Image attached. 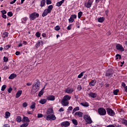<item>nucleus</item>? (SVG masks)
I'll use <instances>...</instances> for the list:
<instances>
[{
    "label": "nucleus",
    "mask_w": 127,
    "mask_h": 127,
    "mask_svg": "<svg viewBox=\"0 0 127 127\" xmlns=\"http://www.w3.org/2000/svg\"><path fill=\"white\" fill-rule=\"evenodd\" d=\"M47 116L46 117V121H50L53 120V121H55L56 120V117L55 115L53 114V108H49L47 109L46 112Z\"/></svg>",
    "instance_id": "1"
},
{
    "label": "nucleus",
    "mask_w": 127,
    "mask_h": 127,
    "mask_svg": "<svg viewBox=\"0 0 127 127\" xmlns=\"http://www.w3.org/2000/svg\"><path fill=\"white\" fill-rule=\"evenodd\" d=\"M40 86V82L39 80L37 79L36 82L33 84V88H34L35 93H36L38 90H39V87Z\"/></svg>",
    "instance_id": "2"
},
{
    "label": "nucleus",
    "mask_w": 127,
    "mask_h": 127,
    "mask_svg": "<svg viewBox=\"0 0 127 127\" xmlns=\"http://www.w3.org/2000/svg\"><path fill=\"white\" fill-rule=\"evenodd\" d=\"M37 17H39V14L35 12L29 14L30 20H34Z\"/></svg>",
    "instance_id": "3"
},
{
    "label": "nucleus",
    "mask_w": 127,
    "mask_h": 127,
    "mask_svg": "<svg viewBox=\"0 0 127 127\" xmlns=\"http://www.w3.org/2000/svg\"><path fill=\"white\" fill-rule=\"evenodd\" d=\"M83 119L87 124L90 125L93 123V121L92 120L91 117H90L89 115H84L83 116Z\"/></svg>",
    "instance_id": "4"
},
{
    "label": "nucleus",
    "mask_w": 127,
    "mask_h": 127,
    "mask_svg": "<svg viewBox=\"0 0 127 127\" xmlns=\"http://www.w3.org/2000/svg\"><path fill=\"white\" fill-rule=\"evenodd\" d=\"M98 114L100 116H105V115L107 114V111L105 108H100L98 109Z\"/></svg>",
    "instance_id": "5"
},
{
    "label": "nucleus",
    "mask_w": 127,
    "mask_h": 127,
    "mask_svg": "<svg viewBox=\"0 0 127 127\" xmlns=\"http://www.w3.org/2000/svg\"><path fill=\"white\" fill-rule=\"evenodd\" d=\"M106 111L108 115H109V116H110V117H114L115 115H116L115 111H114L113 109L111 108H107Z\"/></svg>",
    "instance_id": "6"
},
{
    "label": "nucleus",
    "mask_w": 127,
    "mask_h": 127,
    "mask_svg": "<svg viewBox=\"0 0 127 127\" xmlns=\"http://www.w3.org/2000/svg\"><path fill=\"white\" fill-rule=\"evenodd\" d=\"M113 74H114V71L112 69H109L106 72V77H113Z\"/></svg>",
    "instance_id": "7"
},
{
    "label": "nucleus",
    "mask_w": 127,
    "mask_h": 127,
    "mask_svg": "<svg viewBox=\"0 0 127 127\" xmlns=\"http://www.w3.org/2000/svg\"><path fill=\"white\" fill-rule=\"evenodd\" d=\"M116 49L117 50H119V51H120V52H123L125 51V48L123 47V45L120 44H117L116 45Z\"/></svg>",
    "instance_id": "8"
},
{
    "label": "nucleus",
    "mask_w": 127,
    "mask_h": 127,
    "mask_svg": "<svg viewBox=\"0 0 127 127\" xmlns=\"http://www.w3.org/2000/svg\"><path fill=\"white\" fill-rule=\"evenodd\" d=\"M93 1H94V0H88L87 2L85 3V6L87 8H90L92 6V4H93Z\"/></svg>",
    "instance_id": "9"
},
{
    "label": "nucleus",
    "mask_w": 127,
    "mask_h": 127,
    "mask_svg": "<svg viewBox=\"0 0 127 127\" xmlns=\"http://www.w3.org/2000/svg\"><path fill=\"white\" fill-rule=\"evenodd\" d=\"M73 92H74V88H70V87H67L65 89V92L67 94H72Z\"/></svg>",
    "instance_id": "10"
},
{
    "label": "nucleus",
    "mask_w": 127,
    "mask_h": 127,
    "mask_svg": "<svg viewBox=\"0 0 127 127\" xmlns=\"http://www.w3.org/2000/svg\"><path fill=\"white\" fill-rule=\"evenodd\" d=\"M61 104L64 107H67V106H68V104H69V101L65 100L64 99H62L61 101Z\"/></svg>",
    "instance_id": "11"
},
{
    "label": "nucleus",
    "mask_w": 127,
    "mask_h": 127,
    "mask_svg": "<svg viewBox=\"0 0 127 127\" xmlns=\"http://www.w3.org/2000/svg\"><path fill=\"white\" fill-rule=\"evenodd\" d=\"M70 126V123L68 121L63 122L61 123V127H67Z\"/></svg>",
    "instance_id": "12"
},
{
    "label": "nucleus",
    "mask_w": 127,
    "mask_h": 127,
    "mask_svg": "<svg viewBox=\"0 0 127 127\" xmlns=\"http://www.w3.org/2000/svg\"><path fill=\"white\" fill-rule=\"evenodd\" d=\"M74 116L79 117V118H82V117H83V113L80 111L76 112L74 114Z\"/></svg>",
    "instance_id": "13"
},
{
    "label": "nucleus",
    "mask_w": 127,
    "mask_h": 127,
    "mask_svg": "<svg viewBox=\"0 0 127 127\" xmlns=\"http://www.w3.org/2000/svg\"><path fill=\"white\" fill-rule=\"evenodd\" d=\"M45 87H46V84L44 86V87L41 89V90L38 93V97H41L43 94H44V89H45Z\"/></svg>",
    "instance_id": "14"
},
{
    "label": "nucleus",
    "mask_w": 127,
    "mask_h": 127,
    "mask_svg": "<svg viewBox=\"0 0 127 127\" xmlns=\"http://www.w3.org/2000/svg\"><path fill=\"white\" fill-rule=\"evenodd\" d=\"M43 44H44L43 41H39V42L38 43H37L35 45V47H36V49H38V47H39V46H40V45H42H42H43Z\"/></svg>",
    "instance_id": "15"
},
{
    "label": "nucleus",
    "mask_w": 127,
    "mask_h": 127,
    "mask_svg": "<svg viewBox=\"0 0 127 127\" xmlns=\"http://www.w3.org/2000/svg\"><path fill=\"white\" fill-rule=\"evenodd\" d=\"M88 95L89 97L93 98V99H95V98H96L97 97V93H96L90 92Z\"/></svg>",
    "instance_id": "16"
},
{
    "label": "nucleus",
    "mask_w": 127,
    "mask_h": 127,
    "mask_svg": "<svg viewBox=\"0 0 127 127\" xmlns=\"http://www.w3.org/2000/svg\"><path fill=\"white\" fill-rule=\"evenodd\" d=\"M48 101H54L55 100V96L53 95H49L47 98Z\"/></svg>",
    "instance_id": "17"
},
{
    "label": "nucleus",
    "mask_w": 127,
    "mask_h": 127,
    "mask_svg": "<svg viewBox=\"0 0 127 127\" xmlns=\"http://www.w3.org/2000/svg\"><path fill=\"white\" fill-rule=\"evenodd\" d=\"M96 83H97V81L95 79H93L89 83V85L90 86H94L96 85Z\"/></svg>",
    "instance_id": "18"
},
{
    "label": "nucleus",
    "mask_w": 127,
    "mask_h": 127,
    "mask_svg": "<svg viewBox=\"0 0 127 127\" xmlns=\"http://www.w3.org/2000/svg\"><path fill=\"white\" fill-rule=\"evenodd\" d=\"M120 122L122 125H125L126 127H127V120L125 119H121Z\"/></svg>",
    "instance_id": "19"
},
{
    "label": "nucleus",
    "mask_w": 127,
    "mask_h": 127,
    "mask_svg": "<svg viewBox=\"0 0 127 127\" xmlns=\"http://www.w3.org/2000/svg\"><path fill=\"white\" fill-rule=\"evenodd\" d=\"M16 74L15 73H12L8 77V79L10 80H12V79H14V78H16Z\"/></svg>",
    "instance_id": "20"
},
{
    "label": "nucleus",
    "mask_w": 127,
    "mask_h": 127,
    "mask_svg": "<svg viewBox=\"0 0 127 127\" xmlns=\"http://www.w3.org/2000/svg\"><path fill=\"white\" fill-rule=\"evenodd\" d=\"M48 11L50 12V13H51V11H52V10L53 9V5H50L48 6V8L46 9Z\"/></svg>",
    "instance_id": "21"
},
{
    "label": "nucleus",
    "mask_w": 127,
    "mask_h": 127,
    "mask_svg": "<svg viewBox=\"0 0 127 127\" xmlns=\"http://www.w3.org/2000/svg\"><path fill=\"white\" fill-rule=\"evenodd\" d=\"M63 99L65 101H67V102H68V101H70V100H71V96H69V95H65L63 98Z\"/></svg>",
    "instance_id": "22"
},
{
    "label": "nucleus",
    "mask_w": 127,
    "mask_h": 127,
    "mask_svg": "<svg viewBox=\"0 0 127 127\" xmlns=\"http://www.w3.org/2000/svg\"><path fill=\"white\" fill-rule=\"evenodd\" d=\"M48 13H50V12L48 11L46 9L44 10L43 13H42V16L43 17H45L48 14Z\"/></svg>",
    "instance_id": "23"
},
{
    "label": "nucleus",
    "mask_w": 127,
    "mask_h": 127,
    "mask_svg": "<svg viewBox=\"0 0 127 127\" xmlns=\"http://www.w3.org/2000/svg\"><path fill=\"white\" fill-rule=\"evenodd\" d=\"M21 94H22V90H18L16 93V98H19L21 96Z\"/></svg>",
    "instance_id": "24"
},
{
    "label": "nucleus",
    "mask_w": 127,
    "mask_h": 127,
    "mask_svg": "<svg viewBox=\"0 0 127 127\" xmlns=\"http://www.w3.org/2000/svg\"><path fill=\"white\" fill-rule=\"evenodd\" d=\"M80 105L83 107H85L86 108H87V107H89L90 106L89 105V103L87 102L81 103Z\"/></svg>",
    "instance_id": "25"
},
{
    "label": "nucleus",
    "mask_w": 127,
    "mask_h": 127,
    "mask_svg": "<svg viewBox=\"0 0 127 127\" xmlns=\"http://www.w3.org/2000/svg\"><path fill=\"white\" fill-rule=\"evenodd\" d=\"M64 2V0H62L61 1H58L56 3V6H61L63 3Z\"/></svg>",
    "instance_id": "26"
},
{
    "label": "nucleus",
    "mask_w": 127,
    "mask_h": 127,
    "mask_svg": "<svg viewBox=\"0 0 127 127\" xmlns=\"http://www.w3.org/2000/svg\"><path fill=\"white\" fill-rule=\"evenodd\" d=\"M47 102V100L45 99H41L39 101L40 104H41L42 105H44V104H46Z\"/></svg>",
    "instance_id": "27"
},
{
    "label": "nucleus",
    "mask_w": 127,
    "mask_h": 127,
    "mask_svg": "<svg viewBox=\"0 0 127 127\" xmlns=\"http://www.w3.org/2000/svg\"><path fill=\"white\" fill-rule=\"evenodd\" d=\"M27 19L28 18L27 17H25L21 19V23L24 24L26 23V21H27Z\"/></svg>",
    "instance_id": "28"
},
{
    "label": "nucleus",
    "mask_w": 127,
    "mask_h": 127,
    "mask_svg": "<svg viewBox=\"0 0 127 127\" xmlns=\"http://www.w3.org/2000/svg\"><path fill=\"white\" fill-rule=\"evenodd\" d=\"M35 106H36V103L34 102H32L31 103V106L30 107V109L33 110V109H35Z\"/></svg>",
    "instance_id": "29"
},
{
    "label": "nucleus",
    "mask_w": 127,
    "mask_h": 127,
    "mask_svg": "<svg viewBox=\"0 0 127 127\" xmlns=\"http://www.w3.org/2000/svg\"><path fill=\"white\" fill-rule=\"evenodd\" d=\"M45 0H42L41 1V4H40V6H41V7H43V6H45Z\"/></svg>",
    "instance_id": "30"
},
{
    "label": "nucleus",
    "mask_w": 127,
    "mask_h": 127,
    "mask_svg": "<svg viewBox=\"0 0 127 127\" xmlns=\"http://www.w3.org/2000/svg\"><path fill=\"white\" fill-rule=\"evenodd\" d=\"M105 21V18L104 17H100L98 19V22H104Z\"/></svg>",
    "instance_id": "31"
},
{
    "label": "nucleus",
    "mask_w": 127,
    "mask_h": 127,
    "mask_svg": "<svg viewBox=\"0 0 127 127\" xmlns=\"http://www.w3.org/2000/svg\"><path fill=\"white\" fill-rule=\"evenodd\" d=\"M119 92H120V89H117L114 90L113 94L115 96H118V93H119Z\"/></svg>",
    "instance_id": "32"
},
{
    "label": "nucleus",
    "mask_w": 127,
    "mask_h": 127,
    "mask_svg": "<svg viewBox=\"0 0 127 127\" xmlns=\"http://www.w3.org/2000/svg\"><path fill=\"white\" fill-rule=\"evenodd\" d=\"M23 122H26L27 123H29V122H30L28 117H24L23 118Z\"/></svg>",
    "instance_id": "33"
},
{
    "label": "nucleus",
    "mask_w": 127,
    "mask_h": 127,
    "mask_svg": "<svg viewBox=\"0 0 127 127\" xmlns=\"http://www.w3.org/2000/svg\"><path fill=\"white\" fill-rule=\"evenodd\" d=\"M72 122V123L74 126H77L78 125V121L76 119H73L71 120Z\"/></svg>",
    "instance_id": "34"
},
{
    "label": "nucleus",
    "mask_w": 127,
    "mask_h": 127,
    "mask_svg": "<svg viewBox=\"0 0 127 127\" xmlns=\"http://www.w3.org/2000/svg\"><path fill=\"white\" fill-rule=\"evenodd\" d=\"M16 121L17 123H20V122H21V117L17 116L16 118Z\"/></svg>",
    "instance_id": "35"
},
{
    "label": "nucleus",
    "mask_w": 127,
    "mask_h": 127,
    "mask_svg": "<svg viewBox=\"0 0 127 127\" xmlns=\"http://www.w3.org/2000/svg\"><path fill=\"white\" fill-rule=\"evenodd\" d=\"M5 115L6 119H8V117H10V113H9V112H6Z\"/></svg>",
    "instance_id": "36"
},
{
    "label": "nucleus",
    "mask_w": 127,
    "mask_h": 127,
    "mask_svg": "<svg viewBox=\"0 0 127 127\" xmlns=\"http://www.w3.org/2000/svg\"><path fill=\"white\" fill-rule=\"evenodd\" d=\"M5 89H6V85L4 84L1 87V91H2V92H3L5 90Z\"/></svg>",
    "instance_id": "37"
},
{
    "label": "nucleus",
    "mask_w": 127,
    "mask_h": 127,
    "mask_svg": "<svg viewBox=\"0 0 127 127\" xmlns=\"http://www.w3.org/2000/svg\"><path fill=\"white\" fill-rule=\"evenodd\" d=\"M72 110H73V107L72 106L68 107L67 111V114H70V111H72Z\"/></svg>",
    "instance_id": "38"
},
{
    "label": "nucleus",
    "mask_w": 127,
    "mask_h": 127,
    "mask_svg": "<svg viewBox=\"0 0 127 127\" xmlns=\"http://www.w3.org/2000/svg\"><path fill=\"white\" fill-rule=\"evenodd\" d=\"M83 15V12L82 11H79L78 13V18H81V17Z\"/></svg>",
    "instance_id": "39"
},
{
    "label": "nucleus",
    "mask_w": 127,
    "mask_h": 127,
    "mask_svg": "<svg viewBox=\"0 0 127 127\" xmlns=\"http://www.w3.org/2000/svg\"><path fill=\"white\" fill-rule=\"evenodd\" d=\"M3 35L4 38H5V37H7V36H8V32H5L4 33H3Z\"/></svg>",
    "instance_id": "40"
},
{
    "label": "nucleus",
    "mask_w": 127,
    "mask_h": 127,
    "mask_svg": "<svg viewBox=\"0 0 127 127\" xmlns=\"http://www.w3.org/2000/svg\"><path fill=\"white\" fill-rule=\"evenodd\" d=\"M116 56V60H118V59H119H119H121V58H122V56H121V55H120L119 54H117Z\"/></svg>",
    "instance_id": "41"
},
{
    "label": "nucleus",
    "mask_w": 127,
    "mask_h": 127,
    "mask_svg": "<svg viewBox=\"0 0 127 127\" xmlns=\"http://www.w3.org/2000/svg\"><path fill=\"white\" fill-rule=\"evenodd\" d=\"M28 125H29V124L28 123H24L23 124L20 126V127H28Z\"/></svg>",
    "instance_id": "42"
},
{
    "label": "nucleus",
    "mask_w": 127,
    "mask_h": 127,
    "mask_svg": "<svg viewBox=\"0 0 127 127\" xmlns=\"http://www.w3.org/2000/svg\"><path fill=\"white\" fill-rule=\"evenodd\" d=\"M55 30H56V31H58L60 30V26L59 25H57L55 27Z\"/></svg>",
    "instance_id": "43"
},
{
    "label": "nucleus",
    "mask_w": 127,
    "mask_h": 127,
    "mask_svg": "<svg viewBox=\"0 0 127 127\" xmlns=\"http://www.w3.org/2000/svg\"><path fill=\"white\" fill-rule=\"evenodd\" d=\"M35 35L37 37H38V38H39V37H40L41 35V34L39 32H37L35 34Z\"/></svg>",
    "instance_id": "44"
},
{
    "label": "nucleus",
    "mask_w": 127,
    "mask_h": 127,
    "mask_svg": "<svg viewBox=\"0 0 127 127\" xmlns=\"http://www.w3.org/2000/svg\"><path fill=\"white\" fill-rule=\"evenodd\" d=\"M70 17L72 18L73 19H76V18H77V15L72 14L71 15Z\"/></svg>",
    "instance_id": "45"
},
{
    "label": "nucleus",
    "mask_w": 127,
    "mask_h": 127,
    "mask_svg": "<svg viewBox=\"0 0 127 127\" xmlns=\"http://www.w3.org/2000/svg\"><path fill=\"white\" fill-rule=\"evenodd\" d=\"M7 15L8 16H9L10 17H11L12 15H13V14L12 13V12L10 11L7 12Z\"/></svg>",
    "instance_id": "46"
},
{
    "label": "nucleus",
    "mask_w": 127,
    "mask_h": 127,
    "mask_svg": "<svg viewBox=\"0 0 127 127\" xmlns=\"http://www.w3.org/2000/svg\"><path fill=\"white\" fill-rule=\"evenodd\" d=\"M74 19L70 17V18L68 19V21L70 23H72V22H74Z\"/></svg>",
    "instance_id": "47"
},
{
    "label": "nucleus",
    "mask_w": 127,
    "mask_h": 127,
    "mask_svg": "<svg viewBox=\"0 0 127 127\" xmlns=\"http://www.w3.org/2000/svg\"><path fill=\"white\" fill-rule=\"evenodd\" d=\"M85 73V72H81L78 75V78H79V79L82 78V77H83V73Z\"/></svg>",
    "instance_id": "48"
},
{
    "label": "nucleus",
    "mask_w": 127,
    "mask_h": 127,
    "mask_svg": "<svg viewBox=\"0 0 127 127\" xmlns=\"http://www.w3.org/2000/svg\"><path fill=\"white\" fill-rule=\"evenodd\" d=\"M7 69H8V67L7 66L2 67V70H3L4 71H6V70H7Z\"/></svg>",
    "instance_id": "49"
},
{
    "label": "nucleus",
    "mask_w": 127,
    "mask_h": 127,
    "mask_svg": "<svg viewBox=\"0 0 127 127\" xmlns=\"http://www.w3.org/2000/svg\"><path fill=\"white\" fill-rule=\"evenodd\" d=\"M27 106H28V104H27V103L26 102H24L22 104V106L23 107V108H26Z\"/></svg>",
    "instance_id": "50"
},
{
    "label": "nucleus",
    "mask_w": 127,
    "mask_h": 127,
    "mask_svg": "<svg viewBox=\"0 0 127 127\" xmlns=\"http://www.w3.org/2000/svg\"><path fill=\"white\" fill-rule=\"evenodd\" d=\"M51 3H52V1H51V0H46L47 4H51Z\"/></svg>",
    "instance_id": "51"
},
{
    "label": "nucleus",
    "mask_w": 127,
    "mask_h": 127,
    "mask_svg": "<svg viewBox=\"0 0 127 127\" xmlns=\"http://www.w3.org/2000/svg\"><path fill=\"white\" fill-rule=\"evenodd\" d=\"M71 28H72V24H70L67 27V30H71Z\"/></svg>",
    "instance_id": "52"
},
{
    "label": "nucleus",
    "mask_w": 127,
    "mask_h": 127,
    "mask_svg": "<svg viewBox=\"0 0 127 127\" xmlns=\"http://www.w3.org/2000/svg\"><path fill=\"white\" fill-rule=\"evenodd\" d=\"M3 61L4 62H7V61H8V58L6 57H3Z\"/></svg>",
    "instance_id": "53"
},
{
    "label": "nucleus",
    "mask_w": 127,
    "mask_h": 127,
    "mask_svg": "<svg viewBox=\"0 0 127 127\" xmlns=\"http://www.w3.org/2000/svg\"><path fill=\"white\" fill-rule=\"evenodd\" d=\"M104 0H96L95 2H96V3H99V2H100V3H102V2H103V1Z\"/></svg>",
    "instance_id": "54"
},
{
    "label": "nucleus",
    "mask_w": 127,
    "mask_h": 127,
    "mask_svg": "<svg viewBox=\"0 0 127 127\" xmlns=\"http://www.w3.org/2000/svg\"><path fill=\"white\" fill-rule=\"evenodd\" d=\"M12 91V88H11V87H9V88L8 89V90H7V91H8V92L9 93H11V91Z\"/></svg>",
    "instance_id": "55"
},
{
    "label": "nucleus",
    "mask_w": 127,
    "mask_h": 127,
    "mask_svg": "<svg viewBox=\"0 0 127 127\" xmlns=\"http://www.w3.org/2000/svg\"><path fill=\"white\" fill-rule=\"evenodd\" d=\"M0 12L1 13V14H6V11L5 10H3L0 11Z\"/></svg>",
    "instance_id": "56"
},
{
    "label": "nucleus",
    "mask_w": 127,
    "mask_h": 127,
    "mask_svg": "<svg viewBox=\"0 0 127 127\" xmlns=\"http://www.w3.org/2000/svg\"><path fill=\"white\" fill-rule=\"evenodd\" d=\"M74 111H75V112H77V111H79L80 110V108H79V107H76L75 108H74L73 109Z\"/></svg>",
    "instance_id": "57"
},
{
    "label": "nucleus",
    "mask_w": 127,
    "mask_h": 127,
    "mask_svg": "<svg viewBox=\"0 0 127 127\" xmlns=\"http://www.w3.org/2000/svg\"><path fill=\"white\" fill-rule=\"evenodd\" d=\"M43 114H38V118L39 119L40 118H43Z\"/></svg>",
    "instance_id": "58"
},
{
    "label": "nucleus",
    "mask_w": 127,
    "mask_h": 127,
    "mask_svg": "<svg viewBox=\"0 0 127 127\" xmlns=\"http://www.w3.org/2000/svg\"><path fill=\"white\" fill-rule=\"evenodd\" d=\"M77 90L78 91H81L82 90V86L81 85H78Z\"/></svg>",
    "instance_id": "59"
},
{
    "label": "nucleus",
    "mask_w": 127,
    "mask_h": 127,
    "mask_svg": "<svg viewBox=\"0 0 127 127\" xmlns=\"http://www.w3.org/2000/svg\"><path fill=\"white\" fill-rule=\"evenodd\" d=\"M1 17H2V18L6 19V15H5L4 14H1Z\"/></svg>",
    "instance_id": "60"
},
{
    "label": "nucleus",
    "mask_w": 127,
    "mask_h": 127,
    "mask_svg": "<svg viewBox=\"0 0 127 127\" xmlns=\"http://www.w3.org/2000/svg\"><path fill=\"white\" fill-rule=\"evenodd\" d=\"M59 112H60V113H61L62 112H64V108L61 107L59 110Z\"/></svg>",
    "instance_id": "61"
},
{
    "label": "nucleus",
    "mask_w": 127,
    "mask_h": 127,
    "mask_svg": "<svg viewBox=\"0 0 127 127\" xmlns=\"http://www.w3.org/2000/svg\"><path fill=\"white\" fill-rule=\"evenodd\" d=\"M9 47H10V46H9V45H7L5 47V49H6V50H7V49H8Z\"/></svg>",
    "instance_id": "62"
},
{
    "label": "nucleus",
    "mask_w": 127,
    "mask_h": 127,
    "mask_svg": "<svg viewBox=\"0 0 127 127\" xmlns=\"http://www.w3.org/2000/svg\"><path fill=\"white\" fill-rule=\"evenodd\" d=\"M15 55H20V52L16 51L15 52Z\"/></svg>",
    "instance_id": "63"
},
{
    "label": "nucleus",
    "mask_w": 127,
    "mask_h": 127,
    "mask_svg": "<svg viewBox=\"0 0 127 127\" xmlns=\"http://www.w3.org/2000/svg\"><path fill=\"white\" fill-rule=\"evenodd\" d=\"M107 127H115V126H114V125H109L107 126Z\"/></svg>",
    "instance_id": "64"
}]
</instances>
